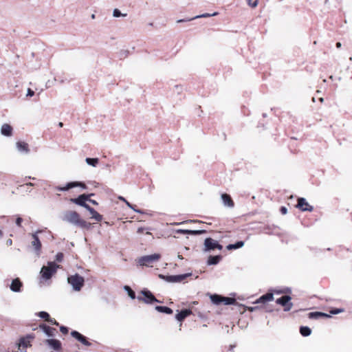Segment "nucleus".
I'll return each mask as SVG.
<instances>
[{
  "mask_svg": "<svg viewBox=\"0 0 352 352\" xmlns=\"http://www.w3.org/2000/svg\"><path fill=\"white\" fill-rule=\"evenodd\" d=\"M46 343L55 351H59L61 348V343L59 340L55 339L46 340Z\"/></svg>",
  "mask_w": 352,
  "mask_h": 352,
  "instance_id": "15",
  "label": "nucleus"
},
{
  "mask_svg": "<svg viewBox=\"0 0 352 352\" xmlns=\"http://www.w3.org/2000/svg\"><path fill=\"white\" fill-rule=\"evenodd\" d=\"M1 133L6 136H11L12 133V128L8 124H4L1 126Z\"/></svg>",
  "mask_w": 352,
  "mask_h": 352,
  "instance_id": "21",
  "label": "nucleus"
},
{
  "mask_svg": "<svg viewBox=\"0 0 352 352\" xmlns=\"http://www.w3.org/2000/svg\"><path fill=\"white\" fill-rule=\"evenodd\" d=\"M80 215L75 211L67 210L63 212L62 220L71 224L77 226L80 219Z\"/></svg>",
  "mask_w": 352,
  "mask_h": 352,
  "instance_id": "4",
  "label": "nucleus"
},
{
  "mask_svg": "<svg viewBox=\"0 0 352 352\" xmlns=\"http://www.w3.org/2000/svg\"><path fill=\"white\" fill-rule=\"evenodd\" d=\"M274 299V295L272 293H267L260 297V300H263L264 302L271 301Z\"/></svg>",
  "mask_w": 352,
  "mask_h": 352,
  "instance_id": "30",
  "label": "nucleus"
},
{
  "mask_svg": "<svg viewBox=\"0 0 352 352\" xmlns=\"http://www.w3.org/2000/svg\"><path fill=\"white\" fill-rule=\"evenodd\" d=\"M205 231L204 230H189V232H188V234H192V235H198V234H201L202 233H204Z\"/></svg>",
  "mask_w": 352,
  "mask_h": 352,
  "instance_id": "38",
  "label": "nucleus"
},
{
  "mask_svg": "<svg viewBox=\"0 0 352 352\" xmlns=\"http://www.w3.org/2000/svg\"><path fill=\"white\" fill-rule=\"evenodd\" d=\"M313 210V207L309 205V212H311Z\"/></svg>",
  "mask_w": 352,
  "mask_h": 352,
  "instance_id": "58",
  "label": "nucleus"
},
{
  "mask_svg": "<svg viewBox=\"0 0 352 352\" xmlns=\"http://www.w3.org/2000/svg\"><path fill=\"white\" fill-rule=\"evenodd\" d=\"M23 221V219L21 217H17L16 219V224L18 226H21V223Z\"/></svg>",
  "mask_w": 352,
  "mask_h": 352,
  "instance_id": "47",
  "label": "nucleus"
},
{
  "mask_svg": "<svg viewBox=\"0 0 352 352\" xmlns=\"http://www.w3.org/2000/svg\"><path fill=\"white\" fill-rule=\"evenodd\" d=\"M221 197L225 206L229 208H232L234 206V202L229 195L224 193L221 195Z\"/></svg>",
  "mask_w": 352,
  "mask_h": 352,
  "instance_id": "16",
  "label": "nucleus"
},
{
  "mask_svg": "<svg viewBox=\"0 0 352 352\" xmlns=\"http://www.w3.org/2000/svg\"><path fill=\"white\" fill-rule=\"evenodd\" d=\"M63 258V254L62 253H58L56 256V260L58 262H61Z\"/></svg>",
  "mask_w": 352,
  "mask_h": 352,
  "instance_id": "40",
  "label": "nucleus"
},
{
  "mask_svg": "<svg viewBox=\"0 0 352 352\" xmlns=\"http://www.w3.org/2000/svg\"><path fill=\"white\" fill-rule=\"evenodd\" d=\"M60 331H61L63 334H66V333H67V332H68V329H67V327H63V326H61V327H60Z\"/></svg>",
  "mask_w": 352,
  "mask_h": 352,
  "instance_id": "45",
  "label": "nucleus"
},
{
  "mask_svg": "<svg viewBox=\"0 0 352 352\" xmlns=\"http://www.w3.org/2000/svg\"><path fill=\"white\" fill-rule=\"evenodd\" d=\"M74 187H80L83 189H85L87 188L86 185L82 182H72L67 183V185L64 187H57L56 188L57 190L60 191H66Z\"/></svg>",
  "mask_w": 352,
  "mask_h": 352,
  "instance_id": "10",
  "label": "nucleus"
},
{
  "mask_svg": "<svg viewBox=\"0 0 352 352\" xmlns=\"http://www.w3.org/2000/svg\"><path fill=\"white\" fill-rule=\"evenodd\" d=\"M236 302L234 298H230V297H223L222 298V302L225 305H233Z\"/></svg>",
  "mask_w": 352,
  "mask_h": 352,
  "instance_id": "32",
  "label": "nucleus"
},
{
  "mask_svg": "<svg viewBox=\"0 0 352 352\" xmlns=\"http://www.w3.org/2000/svg\"><path fill=\"white\" fill-rule=\"evenodd\" d=\"M188 232H189V230H182V229L177 230L176 231L177 233H180V234H188Z\"/></svg>",
  "mask_w": 352,
  "mask_h": 352,
  "instance_id": "46",
  "label": "nucleus"
},
{
  "mask_svg": "<svg viewBox=\"0 0 352 352\" xmlns=\"http://www.w3.org/2000/svg\"><path fill=\"white\" fill-rule=\"evenodd\" d=\"M77 226L82 228L89 229L91 226V223L80 218Z\"/></svg>",
  "mask_w": 352,
  "mask_h": 352,
  "instance_id": "31",
  "label": "nucleus"
},
{
  "mask_svg": "<svg viewBox=\"0 0 352 352\" xmlns=\"http://www.w3.org/2000/svg\"><path fill=\"white\" fill-rule=\"evenodd\" d=\"M59 265L55 262H48L47 265L43 266L40 274L41 278L43 280H49L56 272Z\"/></svg>",
  "mask_w": 352,
  "mask_h": 352,
  "instance_id": "1",
  "label": "nucleus"
},
{
  "mask_svg": "<svg viewBox=\"0 0 352 352\" xmlns=\"http://www.w3.org/2000/svg\"><path fill=\"white\" fill-rule=\"evenodd\" d=\"M34 95V91L33 90H32L31 89H28V91H27V96H30V97H32Z\"/></svg>",
  "mask_w": 352,
  "mask_h": 352,
  "instance_id": "43",
  "label": "nucleus"
},
{
  "mask_svg": "<svg viewBox=\"0 0 352 352\" xmlns=\"http://www.w3.org/2000/svg\"><path fill=\"white\" fill-rule=\"evenodd\" d=\"M222 250L223 247L217 241L211 239L206 238L204 241V251L209 252L214 249Z\"/></svg>",
  "mask_w": 352,
  "mask_h": 352,
  "instance_id": "6",
  "label": "nucleus"
},
{
  "mask_svg": "<svg viewBox=\"0 0 352 352\" xmlns=\"http://www.w3.org/2000/svg\"><path fill=\"white\" fill-rule=\"evenodd\" d=\"M190 274H181V275H171V276H164L162 274H160L159 277L161 279L164 280L166 282L168 283H179L184 280L186 277L190 276Z\"/></svg>",
  "mask_w": 352,
  "mask_h": 352,
  "instance_id": "5",
  "label": "nucleus"
},
{
  "mask_svg": "<svg viewBox=\"0 0 352 352\" xmlns=\"http://www.w3.org/2000/svg\"><path fill=\"white\" fill-rule=\"evenodd\" d=\"M161 256L160 254H153L151 255H146L138 258V263L140 266H152V264L157 262Z\"/></svg>",
  "mask_w": 352,
  "mask_h": 352,
  "instance_id": "3",
  "label": "nucleus"
},
{
  "mask_svg": "<svg viewBox=\"0 0 352 352\" xmlns=\"http://www.w3.org/2000/svg\"><path fill=\"white\" fill-rule=\"evenodd\" d=\"M58 125H59V126L62 127L63 124L62 122H59Z\"/></svg>",
  "mask_w": 352,
  "mask_h": 352,
  "instance_id": "59",
  "label": "nucleus"
},
{
  "mask_svg": "<svg viewBox=\"0 0 352 352\" xmlns=\"http://www.w3.org/2000/svg\"><path fill=\"white\" fill-rule=\"evenodd\" d=\"M6 243L8 246H10L12 245V241L11 239H8Z\"/></svg>",
  "mask_w": 352,
  "mask_h": 352,
  "instance_id": "51",
  "label": "nucleus"
},
{
  "mask_svg": "<svg viewBox=\"0 0 352 352\" xmlns=\"http://www.w3.org/2000/svg\"><path fill=\"white\" fill-rule=\"evenodd\" d=\"M296 207L302 211H307L308 210V202L305 198H299Z\"/></svg>",
  "mask_w": 352,
  "mask_h": 352,
  "instance_id": "18",
  "label": "nucleus"
},
{
  "mask_svg": "<svg viewBox=\"0 0 352 352\" xmlns=\"http://www.w3.org/2000/svg\"><path fill=\"white\" fill-rule=\"evenodd\" d=\"M222 298L223 297L217 294H213L210 296L211 301L216 305H219L222 302Z\"/></svg>",
  "mask_w": 352,
  "mask_h": 352,
  "instance_id": "29",
  "label": "nucleus"
},
{
  "mask_svg": "<svg viewBox=\"0 0 352 352\" xmlns=\"http://www.w3.org/2000/svg\"><path fill=\"white\" fill-rule=\"evenodd\" d=\"M191 314H192L191 310L183 309L175 316V318L178 321L181 322V321L184 320L187 316H190Z\"/></svg>",
  "mask_w": 352,
  "mask_h": 352,
  "instance_id": "17",
  "label": "nucleus"
},
{
  "mask_svg": "<svg viewBox=\"0 0 352 352\" xmlns=\"http://www.w3.org/2000/svg\"><path fill=\"white\" fill-rule=\"evenodd\" d=\"M142 294L143 297H138L140 300H142L146 303H152L153 302H158L155 297L149 291H142Z\"/></svg>",
  "mask_w": 352,
  "mask_h": 352,
  "instance_id": "11",
  "label": "nucleus"
},
{
  "mask_svg": "<svg viewBox=\"0 0 352 352\" xmlns=\"http://www.w3.org/2000/svg\"><path fill=\"white\" fill-rule=\"evenodd\" d=\"M220 260H221L220 256H210L208 258V265H216L219 262Z\"/></svg>",
  "mask_w": 352,
  "mask_h": 352,
  "instance_id": "27",
  "label": "nucleus"
},
{
  "mask_svg": "<svg viewBox=\"0 0 352 352\" xmlns=\"http://www.w3.org/2000/svg\"><path fill=\"white\" fill-rule=\"evenodd\" d=\"M118 199L124 202H125L126 200L123 197L120 196Z\"/></svg>",
  "mask_w": 352,
  "mask_h": 352,
  "instance_id": "54",
  "label": "nucleus"
},
{
  "mask_svg": "<svg viewBox=\"0 0 352 352\" xmlns=\"http://www.w3.org/2000/svg\"><path fill=\"white\" fill-rule=\"evenodd\" d=\"M243 245H244V242L243 241H237L234 244H229L227 246V249L229 250H235V249H238V248H242Z\"/></svg>",
  "mask_w": 352,
  "mask_h": 352,
  "instance_id": "28",
  "label": "nucleus"
},
{
  "mask_svg": "<svg viewBox=\"0 0 352 352\" xmlns=\"http://www.w3.org/2000/svg\"><path fill=\"white\" fill-rule=\"evenodd\" d=\"M26 348L23 347V346H21V344L17 342L15 344L14 346H13L12 348H11V351L12 352H27L26 351Z\"/></svg>",
  "mask_w": 352,
  "mask_h": 352,
  "instance_id": "26",
  "label": "nucleus"
},
{
  "mask_svg": "<svg viewBox=\"0 0 352 352\" xmlns=\"http://www.w3.org/2000/svg\"><path fill=\"white\" fill-rule=\"evenodd\" d=\"M85 162L87 164V165L91 166L92 167H96L99 163V159L98 158H90L87 157L85 159Z\"/></svg>",
  "mask_w": 352,
  "mask_h": 352,
  "instance_id": "24",
  "label": "nucleus"
},
{
  "mask_svg": "<svg viewBox=\"0 0 352 352\" xmlns=\"http://www.w3.org/2000/svg\"><path fill=\"white\" fill-rule=\"evenodd\" d=\"M331 316L322 312H309V318L318 319L319 318H330Z\"/></svg>",
  "mask_w": 352,
  "mask_h": 352,
  "instance_id": "23",
  "label": "nucleus"
},
{
  "mask_svg": "<svg viewBox=\"0 0 352 352\" xmlns=\"http://www.w3.org/2000/svg\"><path fill=\"white\" fill-rule=\"evenodd\" d=\"M40 328L43 329L45 333L49 336L52 337L54 336L55 332H56V329L45 324H43L40 326Z\"/></svg>",
  "mask_w": 352,
  "mask_h": 352,
  "instance_id": "19",
  "label": "nucleus"
},
{
  "mask_svg": "<svg viewBox=\"0 0 352 352\" xmlns=\"http://www.w3.org/2000/svg\"><path fill=\"white\" fill-rule=\"evenodd\" d=\"M127 14L125 13V14H123L122 13L120 10H118V8H115L113 10V17H120V16H123V17H125Z\"/></svg>",
  "mask_w": 352,
  "mask_h": 352,
  "instance_id": "34",
  "label": "nucleus"
},
{
  "mask_svg": "<svg viewBox=\"0 0 352 352\" xmlns=\"http://www.w3.org/2000/svg\"><path fill=\"white\" fill-rule=\"evenodd\" d=\"M312 100H313V102H315L316 98H315L314 97H313V98H312Z\"/></svg>",
  "mask_w": 352,
  "mask_h": 352,
  "instance_id": "64",
  "label": "nucleus"
},
{
  "mask_svg": "<svg viewBox=\"0 0 352 352\" xmlns=\"http://www.w3.org/2000/svg\"><path fill=\"white\" fill-rule=\"evenodd\" d=\"M258 308V307H246V309L250 312L254 311Z\"/></svg>",
  "mask_w": 352,
  "mask_h": 352,
  "instance_id": "48",
  "label": "nucleus"
},
{
  "mask_svg": "<svg viewBox=\"0 0 352 352\" xmlns=\"http://www.w3.org/2000/svg\"><path fill=\"white\" fill-rule=\"evenodd\" d=\"M125 204H126V206H127L129 208H130L133 209L134 211H135V212H141L140 210H135V209L133 208V206H132V205H131L129 201H125Z\"/></svg>",
  "mask_w": 352,
  "mask_h": 352,
  "instance_id": "44",
  "label": "nucleus"
},
{
  "mask_svg": "<svg viewBox=\"0 0 352 352\" xmlns=\"http://www.w3.org/2000/svg\"><path fill=\"white\" fill-rule=\"evenodd\" d=\"M142 228H139V229L138 230V232H142Z\"/></svg>",
  "mask_w": 352,
  "mask_h": 352,
  "instance_id": "62",
  "label": "nucleus"
},
{
  "mask_svg": "<svg viewBox=\"0 0 352 352\" xmlns=\"http://www.w3.org/2000/svg\"><path fill=\"white\" fill-rule=\"evenodd\" d=\"M86 210H87L89 212L92 219H95L97 221H102V216L98 212H97L94 208L89 206H87V208Z\"/></svg>",
  "mask_w": 352,
  "mask_h": 352,
  "instance_id": "20",
  "label": "nucleus"
},
{
  "mask_svg": "<svg viewBox=\"0 0 352 352\" xmlns=\"http://www.w3.org/2000/svg\"><path fill=\"white\" fill-rule=\"evenodd\" d=\"M40 232H41V231L38 230L35 233L32 234V241H31V245L33 247L37 256L40 255L41 248V243L38 237V234Z\"/></svg>",
  "mask_w": 352,
  "mask_h": 352,
  "instance_id": "8",
  "label": "nucleus"
},
{
  "mask_svg": "<svg viewBox=\"0 0 352 352\" xmlns=\"http://www.w3.org/2000/svg\"><path fill=\"white\" fill-rule=\"evenodd\" d=\"M193 19H194L193 18L190 19H179V20H177V23H182V22L189 21H191V20H193Z\"/></svg>",
  "mask_w": 352,
  "mask_h": 352,
  "instance_id": "50",
  "label": "nucleus"
},
{
  "mask_svg": "<svg viewBox=\"0 0 352 352\" xmlns=\"http://www.w3.org/2000/svg\"><path fill=\"white\" fill-rule=\"evenodd\" d=\"M341 46H342L341 43L338 42V43H336V47H337L338 48H340V47H341Z\"/></svg>",
  "mask_w": 352,
  "mask_h": 352,
  "instance_id": "55",
  "label": "nucleus"
},
{
  "mask_svg": "<svg viewBox=\"0 0 352 352\" xmlns=\"http://www.w3.org/2000/svg\"><path fill=\"white\" fill-rule=\"evenodd\" d=\"M247 1H248V5L252 8H255L258 5V0H255L254 2L252 0H247Z\"/></svg>",
  "mask_w": 352,
  "mask_h": 352,
  "instance_id": "39",
  "label": "nucleus"
},
{
  "mask_svg": "<svg viewBox=\"0 0 352 352\" xmlns=\"http://www.w3.org/2000/svg\"><path fill=\"white\" fill-rule=\"evenodd\" d=\"M67 282L70 284L74 291L79 292L84 285L85 279L78 274L69 276Z\"/></svg>",
  "mask_w": 352,
  "mask_h": 352,
  "instance_id": "2",
  "label": "nucleus"
},
{
  "mask_svg": "<svg viewBox=\"0 0 352 352\" xmlns=\"http://www.w3.org/2000/svg\"><path fill=\"white\" fill-rule=\"evenodd\" d=\"M216 15H217V12H214L212 14L206 13V14H203L201 15L195 16V17H193V19H198V18H206V17L213 16H216Z\"/></svg>",
  "mask_w": 352,
  "mask_h": 352,
  "instance_id": "35",
  "label": "nucleus"
},
{
  "mask_svg": "<svg viewBox=\"0 0 352 352\" xmlns=\"http://www.w3.org/2000/svg\"><path fill=\"white\" fill-rule=\"evenodd\" d=\"M91 18H92V19H95V14H93L91 15Z\"/></svg>",
  "mask_w": 352,
  "mask_h": 352,
  "instance_id": "63",
  "label": "nucleus"
},
{
  "mask_svg": "<svg viewBox=\"0 0 352 352\" xmlns=\"http://www.w3.org/2000/svg\"><path fill=\"white\" fill-rule=\"evenodd\" d=\"M2 235H3V232H2V231L0 230V238L2 236Z\"/></svg>",
  "mask_w": 352,
  "mask_h": 352,
  "instance_id": "61",
  "label": "nucleus"
},
{
  "mask_svg": "<svg viewBox=\"0 0 352 352\" xmlns=\"http://www.w3.org/2000/svg\"><path fill=\"white\" fill-rule=\"evenodd\" d=\"M155 309L159 312L165 313L167 314H171L173 313V310L168 307L156 306Z\"/></svg>",
  "mask_w": 352,
  "mask_h": 352,
  "instance_id": "25",
  "label": "nucleus"
},
{
  "mask_svg": "<svg viewBox=\"0 0 352 352\" xmlns=\"http://www.w3.org/2000/svg\"><path fill=\"white\" fill-rule=\"evenodd\" d=\"M319 100L322 102H323L324 99H323V98H320Z\"/></svg>",
  "mask_w": 352,
  "mask_h": 352,
  "instance_id": "60",
  "label": "nucleus"
},
{
  "mask_svg": "<svg viewBox=\"0 0 352 352\" xmlns=\"http://www.w3.org/2000/svg\"><path fill=\"white\" fill-rule=\"evenodd\" d=\"M16 148L18 152L21 154L28 155L30 152L28 144L23 141L16 142Z\"/></svg>",
  "mask_w": 352,
  "mask_h": 352,
  "instance_id": "12",
  "label": "nucleus"
},
{
  "mask_svg": "<svg viewBox=\"0 0 352 352\" xmlns=\"http://www.w3.org/2000/svg\"><path fill=\"white\" fill-rule=\"evenodd\" d=\"M31 339H32V337L31 336L23 337L19 339L18 342L21 344V346H23L27 349L31 346Z\"/></svg>",
  "mask_w": 352,
  "mask_h": 352,
  "instance_id": "22",
  "label": "nucleus"
},
{
  "mask_svg": "<svg viewBox=\"0 0 352 352\" xmlns=\"http://www.w3.org/2000/svg\"><path fill=\"white\" fill-rule=\"evenodd\" d=\"M25 186H34V184H33L32 183H27V184H25Z\"/></svg>",
  "mask_w": 352,
  "mask_h": 352,
  "instance_id": "56",
  "label": "nucleus"
},
{
  "mask_svg": "<svg viewBox=\"0 0 352 352\" xmlns=\"http://www.w3.org/2000/svg\"><path fill=\"white\" fill-rule=\"evenodd\" d=\"M291 297L289 296H284L276 300V303L285 307L284 310L288 311L291 309L292 304L289 302Z\"/></svg>",
  "mask_w": 352,
  "mask_h": 352,
  "instance_id": "9",
  "label": "nucleus"
},
{
  "mask_svg": "<svg viewBox=\"0 0 352 352\" xmlns=\"http://www.w3.org/2000/svg\"><path fill=\"white\" fill-rule=\"evenodd\" d=\"M47 321L52 324L58 325V322H57L55 319L50 318V316Z\"/></svg>",
  "mask_w": 352,
  "mask_h": 352,
  "instance_id": "41",
  "label": "nucleus"
},
{
  "mask_svg": "<svg viewBox=\"0 0 352 352\" xmlns=\"http://www.w3.org/2000/svg\"><path fill=\"white\" fill-rule=\"evenodd\" d=\"M21 282L19 278H16L12 281L10 288L11 291L14 292H19L21 291Z\"/></svg>",
  "mask_w": 352,
  "mask_h": 352,
  "instance_id": "14",
  "label": "nucleus"
},
{
  "mask_svg": "<svg viewBox=\"0 0 352 352\" xmlns=\"http://www.w3.org/2000/svg\"><path fill=\"white\" fill-rule=\"evenodd\" d=\"M254 303H264L263 300H260V298L257 299Z\"/></svg>",
  "mask_w": 352,
  "mask_h": 352,
  "instance_id": "53",
  "label": "nucleus"
},
{
  "mask_svg": "<svg viewBox=\"0 0 352 352\" xmlns=\"http://www.w3.org/2000/svg\"><path fill=\"white\" fill-rule=\"evenodd\" d=\"M177 257H178V258H179V259H183L182 256V255H180V254H178V255H177Z\"/></svg>",
  "mask_w": 352,
  "mask_h": 352,
  "instance_id": "57",
  "label": "nucleus"
},
{
  "mask_svg": "<svg viewBox=\"0 0 352 352\" xmlns=\"http://www.w3.org/2000/svg\"><path fill=\"white\" fill-rule=\"evenodd\" d=\"M89 202H91L92 204L94 205H98V202L94 199H89V198L88 199V200Z\"/></svg>",
  "mask_w": 352,
  "mask_h": 352,
  "instance_id": "52",
  "label": "nucleus"
},
{
  "mask_svg": "<svg viewBox=\"0 0 352 352\" xmlns=\"http://www.w3.org/2000/svg\"><path fill=\"white\" fill-rule=\"evenodd\" d=\"M94 194H89V195H86V194H82V195H80V196H78L77 198H72L70 199V201L72 202V203H74L78 206H80L83 208H85V209L87 208V206H89L88 204H86V201L88 200V199L91 197V196H93Z\"/></svg>",
  "mask_w": 352,
  "mask_h": 352,
  "instance_id": "7",
  "label": "nucleus"
},
{
  "mask_svg": "<svg viewBox=\"0 0 352 352\" xmlns=\"http://www.w3.org/2000/svg\"><path fill=\"white\" fill-rule=\"evenodd\" d=\"M300 332L303 336H308V327H301Z\"/></svg>",
  "mask_w": 352,
  "mask_h": 352,
  "instance_id": "37",
  "label": "nucleus"
},
{
  "mask_svg": "<svg viewBox=\"0 0 352 352\" xmlns=\"http://www.w3.org/2000/svg\"><path fill=\"white\" fill-rule=\"evenodd\" d=\"M71 335L72 336V337L77 339L79 342H80L84 345H85V346L91 345V343L87 340L86 338L84 336H82V334H80L79 332H78L76 331H72Z\"/></svg>",
  "mask_w": 352,
  "mask_h": 352,
  "instance_id": "13",
  "label": "nucleus"
},
{
  "mask_svg": "<svg viewBox=\"0 0 352 352\" xmlns=\"http://www.w3.org/2000/svg\"><path fill=\"white\" fill-rule=\"evenodd\" d=\"M124 289L126 292H127L128 293V295L131 298V299H135V292L131 289V287L129 286H124Z\"/></svg>",
  "mask_w": 352,
  "mask_h": 352,
  "instance_id": "33",
  "label": "nucleus"
},
{
  "mask_svg": "<svg viewBox=\"0 0 352 352\" xmlns=\"http://www.w3.org/2000/svg\"><path fill=\"white\" fill-rule=\"evenodd\" d=\"M280 212L283 214H286L287 212V209L285 207L283 206L280 208Z\"/></svg>",
  "mask_w": 352,
  "mask_h": 352,
  "instance_id": "49",
  "label": "nucleus"
},
{
  "mask_svg": "<svg viewBox=\"0 0 352 352\" xmlns=\"http://www.w3.org/2000/svg\"><path fill=\"white\" fill-rule=\"evenodd\" d=\"M342 311V309H332L330 313L331 314H338L339 313H341Z\"/></svg>",
  "mask_w": 352,
  "mask_h": 352,
  "instance_id": "42",
  "label": "nucleus"
},
{
  "mask_svg": "<svg viewBox=\"0 0 352 352\" xmlns=\"http://www.w3.org/2000/svg\"><path fill=\"white\" fill-rule=\"evenodd\" d=\"M38 316L41 318H43L45 319L46 321L47 320V319L49 318L50 317V315L48 313L45 312V311H40L38 313Z\"/></svg>",
  "mask_w": 352,
  "mask_h": 352,
  "instance_id": "36",
  "label": "nucleus"
}]
</instances>
